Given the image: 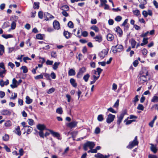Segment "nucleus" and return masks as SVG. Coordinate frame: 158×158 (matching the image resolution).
Wrapping results in <instances>:
<instances>
[{
    "label": "nucleus",
    "mask_w": 158,
    "mask_h": 158,
    "mask_svg": "<svg viewBox=\"0 0 158 158\" xmlns=\"http://www.w3.org/2000/svg\"><path fill=\"white\" fill-rule=\"evenodd\" d=\"M148 72L145 69H143L140 72L139 75L138 76V82L140 84H143L147 82L149 78H147Z\"/></svg>",
    "instance_id": "f257e3e1"
},
{
    "label": "nucleus",
    "mask_w": 158,
    "mask_h": 158,
    "mask_svg": "<svg viewBox=\"0 0 158 158\" xmlns=\"http://www.w3.org/2000/svg\"><path fill=\"white\" fill-rule=\"evenodd\" d=\"M95 146V144L94 142H88L84 144L83 148L86 151L88 150V147L90 149H93Z\"/></svg>",
    "instance_id": "f03ea898"
},
{
    "label": "nucleus",
    "mask_w": 158,
    "mask_h": 158,
    "mask_svg": "<svg viewBox=\"0 0 158 158\" xmlns=\"http://www.w3.org/2000/svg\"><path fill=\"white\" fill-rule=\"evenodd\" d=\"M138 143L139 142L137 141V136H136L132 142H130L129 145L127 146V148H128L132 149L135 146L138 145Z\"/></svg>",
    "instance_id": "7ed1b4c3"
},
{
    "label": "nucleus",
    "mask_w": 158,
    "mask_h": 158,
    "mask_svg": "<svg viewBox=\"0 0 158 158\" xmlns=\"http://www.w3.org/2000/svg\"><path fill=\"white\" fill-rule=\"evenodd\" d=\"M6 70L5 69L3 63H0V77L2 78L4 77V74L6 73Z\"/></svg>",
    "instance_id": "20e7f679"
},
{
    "label": "nucleus",
    "mask_w": 158,
    "mask_h": 158,
    "mask_svg": "<svg viewBox=\"0 0 158 158\" xmlns=\"http://www.w3.org/2000/svg\"><path fill=\"white\" fill-rule=\"evenodd\" d=\"M18 18V16H14L12 17V18L11 19V20H13L14 21H13L12 22V23L11 24V28L9 29V31H10L11 30H14L15 29L16 26L15 22L17 21Z\"/></svg>",
    "instance_id": "39448f33"
},
{
    "label": "nucleus",
    "mask_w": 158,
    "mask_h": 158,
    "mask_svg": "<svg viewBox=\"0 0 158 158\" xmlns=\"http://www.w3.org/2000/svg\"><path fill=\"white\" fill-rule=\"evenodd\" d=\"M115 116V115L110 114L107 116L106 122L108 123H110L112 122Z\"/></svg>",
    "instance_id": "423d86ee"
},
{
    "label": "nucleus",
    "mask_w": 158,
    "mask_h": 158,
    "mask_svg": "<svg viewBox=\"0 0 158 158\" xmlns=\"http://www.w3.org/2000/svg\"><path fill=\"white\" fill-rule=\"evenodd\" d=\"M86 71L85 68L83 67L80 69L79 72L77 75V77L78 78H80L81 77L83 73Z\"/></svg>",
    "instance_id": "0eeeda50"
},
{
    "label": "nucleus",
    "mask_w": 158,
    "mask_h": 158,
    "mask_svg": "<svg viewBox=\"0 0 158 158\" xmlns=\"http://www.w3.org/2000/svg\"><path fill=\"white\" fill-rule=\"evenodd\" d=\"M126 112L124 111L120 114L119 117H118V119L117 121L118 124L119 125L120 124Z\"/></svg>",
    "instance_id": "6e6552de"
},
{
    "label": "nucleus",
    "mask_w": 158,
    "mask_h": 158,
    "mask_svg": "<svg viewBox=\"0 0 158 158\" xmlns=\"http://www.w3.org/2000/svg\"><path fill=\"white\" fill-rule=\"evenodd\" d=\"M53 25V27L55 29L58 30L60 28V24L59 22L56 20L54 21Z\"/></svg>",
    "instance_id": "1a4fd4ad"
},
{
    "label": "nucleus",
    "mask_w": 158,
    "mask_h": 158,
    "mask_svg": "<svg viewBox=\"0 0 158 158\" xmlns=\"http://www.w3.org/2000/svg\"><path fill=\"white\" fill-rule=\"evenodd\" d=\"M77 124V122L75 121H73L68 123L67 126L70 128H72L76 127Z\"/></svg>",
    "instance_id": "9d476101"
},
{
    "label": "nucleus",
    "mask_w": 158,
    "mask_h": 158,
    "mask_svg": "<svg viewBox=\"0 0 158 158\" xmlns=\"http://www.w3.org/2000/svg\"><path fill=\"white\" fill-rule=\"evenodd\" d=\"M17 81L15 79L13 78L12 80V84L10 85V87L13 89L16 88L18 86Z\"/></svg>",
    "instance_id": "9b49d317"
},
{
    "label": "nucleus",
    "mask_w": 158,
    "mask_h": 158,
    "mask_svg": "<svg viewBox=\"0 0 158 158\" xmlns=\"http://www.w3.org/2000/svg\"><path fill=\"white\" fill-rule=\"evenodd\" d=\"M37 128L40 130V131H43L44 130H48L46 128V126L44 124H39L37 126Z\"/></svg>",
    "instance_id": "f8f14e48"
},
{
    "label": "nucleus",
    "mask_w": 158,
    "mask_h": 158,
    "mask_svg": "<svg viewBox=\"0 0 158 158\" xmlns=\"http://www.w3.org/2000/svg\"><path fill=\"white\" fill-rule=\"evenodd\" d=\"M107 52L105 50H103L99 54V56L102 58H103L106 55Z\"/></svg>",
    "instance_id": "ddd939ff"
},
{
    "label": "nucleus",
    "mask_w": 158,
    "mask_h": 158,
    "mask_svg": "<svg viewBox=\"0 0 158 158\" xmlns=\"http://www.w3.org/2000/svg\"><path fill=\"white\" fill-rule=\"evenodd\" d=\"M1 114L3 115H10L11 114V112L9 110H4L2 111Z\"/></svg>",
    "instance_id": "4468645a"
},
{
    "label": "nucleus",
    "mask_w": 158,
    "mask_h": 158,
    "mask_svg": "<svg viewBox=\"0 0 158 158\" xmlns=\"http://www.w3.org/2000/svg\"><path fill=\"white\" fill-rule=\"evenodd\" d=\"M48 131H49L51 134L54 137H57L58 139H59V138L60 137V135L59 134L56 132H55L54 131H53L51 130H48Z\"/></svg>",
    "instance_id": "2eb2a0df"
},
{
    "label": "nucleus",
    "mask_w": 158,
    "mask_h": 158,
    "mask_svg": "<svg viewBox=\"0 0 158 158\" xmlns=\"http://www.w3.org/2000/svg\"><path fill=\"white\" fill-rule=\"evenodd\" d=\"M151 145L150 147L151 150L154 153H156L157 150L156 145H154L152 144H151Z\"/></svg>",
    "instance_id": "dca6fc26"
},
{
    "label": "nucleus",
    "mask_w": 158,
    "mask_h": 158,
    "mask_svg": "<svg viewBox=\"0 0 158 158\" xmlns=\"http://www.w3.org/2000/svg\"><path fill=\"white\" fill-rule=\"evenodd\" d=\"M44 15L46 16V19H45V20L47 21L54 18V16L48 13H46L44 14Z\"/></svg>",
    "instance_id": "f3484780"
},
{
    "label": "nucleus",
    "mask_w": 158,
    "mask_h": 158,
    "mask_svg": "<svg viewBox=\"0 0 158 158\" xmlns=\"http://www.w3.org/2000/svg\"><path fill=\"white\" fill-rule=\"evenodd\" d=\"M70 82L71 85L74 87L77 86V83L76 82L75 80L73 78H71L70 80Z\"/></svg>",
    "instance_id": "a211bd4d"
},
{
    "label": "nucleus",
    "mask_w": 158,
    "mask_h": 158,
    "mask_svg": "<svg viewBox=\"0 0 158 158\" xmlns=\"http://www.w3.org/2000/svg\"><path fill=\"white\" fill-rule=\"evenodd\" d=\"M64 35L65 37L68 39L71 36V34L69 32L67 31H64Z\"/></svg>",
    "instance_id": "6ab92c4d"
},
{
    "label": "nucleus",
    "mask_w": 158,
    "mask_h": 158,
    "mask_svg": "<svg viewBox=\"0 0 158 158\" xmlns=\"http://www.w3.org/2000/svg\"><path fill=\"white\" fill-rule=\"evenodd\" d=\"M14 132L19 135H20L21 133V131H20V127L19 126H17V127L15 128V130L14 131Z\"/></svg>",
    "instance_id": "aec40b11"
},
{
    "label": "nucleus",
    "mask_w": 158,
    "mask_h": 158,
    "mask_svg": "<svg viewBox=\"0 0 158 158\" xmlns=\"http://www.w3.org/2000/svg\"><path fill=\"white\" fill-rule=\"evenodd\" d=\"M9 81L8 80H7L5 82L3 81L2 80L0 81V85L2 87L4 86V85H7L9 84Z\"/></svg>",
    "instance_id": "412c9836"
},
{
    "label": "nucleus",
    "mask_w": 158,
    "mask_h": 158,
    "mask_svg": "<svg viewBox=\"0 0 158 158\" xmlns=\"http://www.w3.org/2000/svg\"><path fill=\"white\" fill-rule=\"evenodd\" d=\"M94 39L96 41L100 42L102 41V37L100 35L96 36L94 37Z\"/></svg>",
    "instance_id": "4be33fe9"
},
{
    "label": "nucleus",
    "mask_w": 158,
    "mask_h": 158,
    "mask_svg": "<svg viewBox=\"0 0 158 158\" xmlns=\"http://www.w3.org/2000/svg\"><path fill=\"white\" fill-rule=\"evenodd\" d=\"M76 74V72L73 69H70L68 71V75L69 76H74Z\"/></svg>",
    "instance_id": "5701e85b"
},
{
    "label": "nucleus",
    "mask_w": 158,
    "mask_h": 158,
    "mask_svg": "<svg viewBox=\"0 0 158 158\" xmlns=\"http://www.w3.org/2000/svg\"><path fill=\"white\" fill-rule=\"evenodd\" d=\"M5 48L4 46L0 44V55H2L5 52Z\"/></svg>",
    "instance_id": "b1692460"
},
{
    "label": "nucleus",
    "mask_w": 158,
    "mask_h": 158,
    "mask_svg": "<svg viewBox=\"0 0 158 158\" xmlns=\"http://www.w3.org/2000/svg\"><path fill=\"white\" fill-rule=\"evenodd\" d=\"M131 44L132 48H133L135 47V45L136 44V42L133 39H131L130 41Z\"/></svg>",
    "instance_id": "393cba45"
},
{
    "label": "nucleus",
    "mask_w": 158,
    "mask_h": 158,
    "mask_svg": "<svg viewBox=\"0 0 158 158\" xmlns=\"http://www.w3.org/2000/svg\"><path fill=\"white\" fill-rule=\"evenodd\" d=\"M115 31L118 33L120 36H122L123 34V31L119 27H116Z\"/></svg>",
    "instance_id": "a878e982"
},
{
    "label": "nucleus",
    "mask_w": 158,
    "mask_h": 158,
    "mask_svg": "<svg viewBox=\"0 0 158 158\" xmlns=\"http://www.w3.org/2000/svg\"><path fill=\"white\" fill-rule=\"evenodd\" d=\"M151 101L153 103L158 102V97L155 95L151 99Z\"/></svg>",
    "instance_id": "bb28decb"
},
{
    "label": "nucleus",
    "mask_w": 158,
    "mask_h": 158,
    "mask_svg": "<svg viewBox=\"0 0 158 158\" xmlns=\"http://www.w3.org/2000/svg\"><path fill=\"white\" fill-rule=\"evenodd\" d=\"M107 39L108 40L111 41L114 39V36L112 34H108L107 35Z\"/></svg>",
    "instance_id": "cd10ccee"
},
{
    "label": "nucleus",
    "mask_w": 158,
    "mask_h": 158,
    "mask_svg": "<svg viewBox=\"0 0 158 158\" xmlns=\"http://www.w3.org/2000/svg\"><path fill=\"white\" fill-rule=\"evenodd\" d=\"M113 48H114L115 49H120L121 50H122L123 49V47L122 45H117L115 46H113L112 47Z\"/></svg>",
    "instance_id": "c85d7f7f"
},
{
    "label": "nucleus",
    "mask_w": 158,
    "mask_h": 158,
    "mask_svg": "<svg viewBox=\"0 0 158 158\" xmlns=\"http://www.w3.org/2000/svg\"><path fill=\"white\" fill-rule=\"evenodd\" d=\"M60 9L63 11H67L69 10V7L67 5H65L62 6Z\"/></svg>",
    "instance_id": "c756f323"
},
{
    "label": "nucleus",
    "mask_w": 158,
    "mask_h": 158,
    "mask_svg": "<svg viewBox=\"0 0 158 158\" xmlns=\"http://www.w3.org/2000/svg\"><path fill=\"white\" fill-rule=\"evenodd\" d=\"M26 102L27 104H30L32 102V100L28 96L26 97Z\"/></svg>",
    "instance_id": "7c9ffc66"
},
{
    "label": "nucleus",
    "mask_w": 158,
    "mask_h": 158,
    "mask_svg": "<svg viewBox=\"0 0 158 158\" xmlns=\"http://www.w3.org/2000/svg\"><path fill=\"white\" fill-rule=\"evenodd\" d=\"M90 28L91 29L94 30L96 32H98L99 31V29L98 27L95 25L92 26L90 27Z\"/></svg>",
    "instance_id": "2f4dec72"
},
{
    "label": "nucleus",
    "mask_w": 158,
    "mask_h": 158,
    "mask_svg": "<svg viewBox=\"0 0 158 158\" xmlns=\"http://www.w3.org/2000/svg\"><path fill=\"white\" fill-rule=\"evenodd\" d=\"M2 37H3L4 38H5L6 39H8L9 38H12L13 37L12 35H10V34H6V35L3 34V35H2Z\"/></svg>",
    "instance_id": "473e14b6"
},
{
    "label": "nucleus",
    "mask_w": 158,
    "mask_h": 158,
    "mask_svg": "<svg viewBox=\"0 0 158 158\" xmlns=\"http://www.w3.org/2000/svg\"><path fill=\"white\" fill-rule=\"evenodd\" d=\"M138 97L139 96L138 95H136L133 99L132 102L134 103V104L135 105L136 104V102L138 101L139 100Z\"/></svg>",
    "instance_id": "72a5a7b5"
},
{
    "label": "nucleus",
    "mask_w": 158,
    "mask_h": 158,
    "mask_svg": "<svg viewBox=\"0 0 158 158\" xmlns=\"http://www.w3.org/2000/svg\"><path fill=\"white\" fill-rule=\"evenodd\" d=\"M89 77V74H87L84 76L83 79L85 82H87L88 80Z\"/></svg>",
    "instance_id": "f704fd0d"
},
{
    "label": "nucleus",
    "mask_w": 158,
    "mask_h": 158,
    "mask_svg": "<svg viewBox=\"0 0 158 158\" xmlns=\"http://www.w3.org/2000/svg\"><path fill=\"white\" fill-rule=\"evenodd\" d=\"M56 112L59 114H62L63 112L62 108L60 107L57 108Z\"/></svg>",
    "instance_id": "c9c22d12"
},
{
    "label": "nucleus",
    "mask_w": 158,
    "mask_h": 158,
    "mask_svg": "<svg viewBox=\"0 0 158 158\" xmlns=\"http://www.w3.org/2000/svg\"><path fill=\"white\" fill-rule=\"evenodd\" d=\"M12 125L11 122L10 120H8L5 123V125L6 127H10Z\"/></svg>",
    "instance_id": "e433bc0d"
},
{
    "label": "nucleus",
    "mask_w": 158,
    "mask_h": 158,
    "mask_svg": "<svg viewBox=\"0 0 158 158\" xmlns=\"http://www.w3.org/2000/svg\"><path fill=\"white\" fill-rule=\"evenodd\" d=\"M3 140L4 141H6L9 140V135L5 134L2 137Z\"/></svg>",
    "instance_id": "4c0bfd02"
},
{
    "label": "nucleus",
    "mask_w": 158,
    "mask_h": 158,
    "mask_svg": "<svg viewBox=\"0 0 158 158\" xmlns=\"http://www.w3.org/2000/svg\"><path fill=\"white\" fill-rule=\"evenodd\" d=\"M21 69L23 70V72L24 73H26L27 72L28 70L26 66H23L21 67Z\"/></svg>",
    "instance_id": "58836bf2"
},
{
    "label": "nucleus",
    "mask_w": 158,
    "mask_h": 158,
    "mask_svg": "<svg viewBox=\"0 0 158 158\" xmlns=\"http://www.w3.org/2000/svg\"><path fill=\"white\" fill-rule=\"evenodd\" d=\"M133 12L135 15L138 16L140 15L139 11L138 10H136L133 11Z\"/></svg>",
    "instance_id": "ea45409f"
},
{
    "label": "nucleus",
    "mask_w": 158,
    "mask_h": 158,
    "mask_svg": "<svg viewBox=\"0 0 158 158\" xmlns=\"http://www.w3.org/2000/svg\"><path fill=\"white\" fill-rule=\"evenodd\" d=\"M98 120L99 121H102L103 120V115L102 114H100L98 115L97 118Z\"/></svg>",
    "instance_id": "a19ab883"
},
{
    "label": "nucleus",
    "mask_w": 158,
    "mask_h": 158,
    "mask_svg": "<svg viewBox=\"0 0 158 158\" xmlns=\"http://www.w3.org/2000/svg\"><path fill=\"white\" fill-rule=\"evenodd\" d=\"M137 109L139 110H144V107L142 104H139L138 105Z\"/></svg>",
    "instance_id": "79ce46f5"
},
{
    "label": "nucleus",
    "mask_w": 158,
    "mask_h": 158,
    "mask_svg": "<svg viewBox=\"0 0 158 158\" xmlns=\"http://www.w3.org/2000/svg\"><path fill=\"white\" fill-rule=\"evenodd\" d=\"M60 64V63L55 62L53 65V69L56 70L58 68V66Z\"/></svg>",
    "instance_id": "37998d69"
},
{
    "label": "nucleus",
    "mask_w": 158,
    "mask_h": 158,
    "mask_svg": "<svg viewBox=\"0 0 158 158\" xmlns=\"http://www.w3.org/2000/svg\"><path fill=\"white\" fill-rule=\"evenodd\" d=\"M17 97V94L16 93H13L12 94V97L10 98L11 99L14 100Z\"/></svg>",
    "instance_id": "c03bdc74"
},
{
    "label": "nucleus",
    "mask_w": 158,
    "mask_h": 158,
    "mask_svg": "<svg viewBox=\"0 0 158 158\" xmlns=\"http://www.w3.org/2000/svg\"><path fill=\"white\" fill-rule=\"evenodd\" d=\"M122 19V17L120 16H118L115 18V20L117 22L120 21Z\"/></svg>",
    "instance_id": "a18cd8bd"
},
{
    "label": "nucleus",
    "mask_w": 158,
    "mask_h": 158,
    "mask_svg": "<svg viewBox=\"0 0 158 158\" xmlns=\"http://www.w3.org/2000/svg\"><path fill=\"white\" fill-rule=\"evenodd\" d=\"M43 76L42 74H41L39 75L36 76L35 77V78L36 79H43Z\"/></svg>",
    "instance_id": "49530a36"
},
{
    "label": "nucleus",
    "mask_w": 158,
    "mask_h": 158,
    "mask_svg": "<svg viewBox=\"0 0 158 158\" xmlns=\"http://www.w3.org/2000/svg\"><path fill=\"white\" fill-rule=\"evenodd\" d=\"M107 2V1L106 0H104L103 1H101V4L99 6L100 7H101L103 6L104 5H105V4H106V3Z\"/></svg>",
    "instance_id": "de8ad7c7"
},
{
    "label": "nucleus",
    "mask_w": 158,
    "mask_h": 158,
    "mask_svg": "<svg viewBox=\"0 0 158 158\" xmlns=\"http://www.w3.org/2000/svg\"><path fill=\"white\" fill-rule=\"evenodd\" d=\"M66 97L67 98V101L68 102H69L71 101V97L70 95L69 94L66 95Z\"/></svg>",
    "instance_id": "09e8293b"
},
{
    "label": "nucleus",
    "mask_w": 158,
    "mask_h": 158,
    "mask_svg": "<svg viewBox=\"0 0 158 158\" xmlns=\"http://www.w3.org/2000/svg\"><path fill=\"white\" fill-rule=\"evenodd\" d=\"M100 128L98 127H97L95 129L94 133L95 134H99L100 132Z\"/></svg>",
    "instance_id": "8fccbe9b"
},
{
    "label": "nucleus",
    "mask_w": 158,
    "mask_h": 158,
    "mask_svg": "<svg viewBox=\"0 0 158 158\" xmlns=\"http://www.w3.org/2000/svg\"><path fill=\"white\" fill-rule=\"evenodd\" d=\"M9 26V25L8 24V22H6L4 23V24L2 26V28H5L6 27H8Z\"/></svg>",
    "instance_id": "3c124183"
},
{
    "label": "nucleus",
    "mask_w": 158,
    "mask_h": 158,
    "mask_svg": "<svg viewBox=\"0 0 158 158\" xmlns=\"http://www.w3.org/2000/svg\"><path fill=\"white\" fill-rule=\"evenodd\" d=\"M97 149H90L88 151V152H91L92 153H96L97 152Z\"/></svg>",
    "instance_id": "603ef678"
},
{
    "label": "nucleus",
    "mask_w": 158,
    "mask_h": 158,
    "mask_svg": "<svg viewBox=\"0 0 158 158\" xmlns=\"http://www.w3.org/2000/svg\"><path fill=\"white\" fill-rule=\"evenodd\" d=\"M43 12L42 11H39L38 13L39 17L40 19H42L43 18Z\"/></svg>",
    "instance_id": "864d4df0"
},
{
    "label": "nucleus",
    "mask_w": 158,
    "mask_h": 158,
    "mask_svg": "<svg viewBox=\"0 0 158 158\" xmlns=\"http://www.w3.org/2000/svg\"><path fill=\"white\" fill-rule=\"evenodd\" d=\"M107 110L108 111H110L113 113H116V112L114 110L113 108L111 107L108 109Z\"/></svg>",
    "instance_id": "5fc2aeb1"
},
{
    "label": "nucleus",
    "mask_w": 158,
    "mask_h": 158,
    "mask_svg": "<svg viewBox=\"0 0 158 158\" xmlns=\"http://www.w3.org/2000/svg\"><path fill=\"white\" fill-rule=\"evenodd\" d=\"M43 75H44V76L45 77L47 78V79L49 80H51L50 78V76L49 74L45 73H44Z\"/></svg>",
    "instance_id": "6e6d98bb"
},
{
    "label": "nucleus",
    "mask_w": 158,
    "mask_h": 158,
    "mask_svg": "<svg viewBox=\"0 0 158 158\" xmlns=\"http://www.w3.org/2000/svg\"><path fill=\"white\" fill-rule=\"evenodd\" d=\"M46 63L48 65H52L53 63V61L48 60L46 61Z\"/></svg>",
    "instance_id": "4d7b16f0"
},
{
    "label": "nucleus",
    "mask_w": 158,
    "mask_h": 158,
    "mask_svg": "<svg viewBox=\"0 0 158 158\" xmlns=\"http://www.w3.org/2000/svg\"><path fill=\"white\" fill-rule=\"evenodd\" d=\"M96 71L98 72V75L100 76V74L102 71V69H101L100 68H98L97 69Z\"/></svg>",
    "instance_id": "13d9d810"
},
{
    "label": "nucleus",
    "mask_w": 158,
    "mask_h": 158,
    "mask_svg": "<svg viewBox=\"0 0 158 158\" xmlns=\"http://www.w3.org/2000/svg\"><path fill=\"white\" fill-rule=\"evenodd\" d=\"M148 51L146 49L144 48L142 50V53L143 55H146Z\"/></svg>",
    "instance_id": "bf43d9fd"
},
{
    "label": "nucleus",
    "mask_w": 158,
    "mask_h": 158,
    "mask_svg": "<svg viewBox=\"0 0 158 158\" xmlns=\"http://www.w3.org/2000/svg\"><path fill=\"white\" fill-rule=\"evenodd\" d=\"M68 27L71 28H72L73 27V23L71 21H70L68 24Z\"/></svg>",
    "instance_id": "052dcab7"
},
{
    "label": "nucleus",
    "mask_w": 158,
    "mask_h": 158,
    "mask_svg": "<svg viewBox=\"0 0 158 158\" xmlns=\"http://www.w3.org/2000/svg\"><path fill=\"white\" fill-rule=\"evenodd\" d=\"M39 2H35L34 3V7L35 9H38L39 7Z\"/></svg>",
    "instance_id": "680f3d73"
},
{
    "label": "nucleus",
    "mask_w": 158,
    "mask_h": 158,
    "mask_svg": "<svg viewBox=\"0 0 158 158\" xmlns=\"http://www.w3.org/2000/svg\"><path fill=\"white\" fill-rule=\"evenodd\" d=\"M5 93L4 92L2 91H0V97L1 98H3L5 95Z\"/></svg>",
    "instance_id": "e2e57ef3"
},
{
    "label": "nucleus",
    "mask_w": 158,
    "mask_h": 158,
    "mask_svg": "<svg viewBox=\"0 0 158 158\" xmlns=\"http://www.w3.org/2000/svg\"><path fill=\"white\" fill-rule=\"evenodd\" d=\"M55 90V89L54 88H52L48 90L47 93L48 94H51L52 92H53Z\"/></svg>",
    "instance_id": "0e129e2a"
},
{
    "label": "nucleus",
    "mask_w": 158,
    "mask_h": 158,
    "mask_svg": "<svg viewBox=\"0 0 158 158\" xmlns=\"http://www.w3.org/2000/svg\"><path fill=\"white\" fill-rule=\"evenodd\" d=\"M119 100L118 99L117 101L115 102V104L114 105L113 107H117L119 105Z\"/></svg>",
    "instance_id": "69168bd1"
},
{
    "label": "nucleus",
    "mask_w": 158,
    "mask_h": 158,
    "mask_svg": "<svg viewBox=\"0 0 158 158\" xmlns=\"http://www.w3.org/2000/svg\"><path fill=\"white\" fill-rule=\"evenodd\" d=\"M36 37L37 39L40 40H41L43 39V36L40 34H38L36 35Z\"/></svg>",
    "instance_id": "338daca9"
},
{
    "label": "nucleus",
    "mask_w": 158,
    "mask_h": 158,
    "mask_svg": "<svg viewBox=\"0 0 158 158\" xmlns=\"http://www.w3.org/2000/svg\"><path fill=\"white\" fill-rule=\"evenodd\" d=\"M51 56L52 57L55 58L56 56V53L55 52H52L51 53Z\"/></svg>",
    "instance_id": "774afa93"
}]
</instances>
